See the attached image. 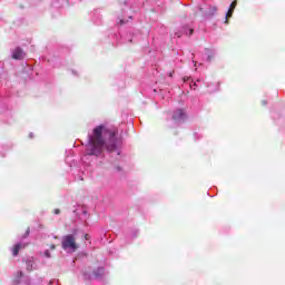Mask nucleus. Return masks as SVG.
<instances>
[{"mask_svg":"<svg viewBox=\"0 0 285 285\" xmlns=\"http://www.w3.org/2000/svg\"><path fill=\"white\" fill-rule=\"evenodd\" d=\"M107 132L109 135V140L112 142L111 145L107 146V149L110 153H112V150H115L117 148V145H115V137H117V135H119V130L118 129H108Z\"/></svg>","mask_w":285,"mask_h":285,"instance_id":"7ed1b4c3","label":"nucleus"},{"mask_svg":"<svg viewBox=\"0 0 285 285\" xmlns=\"http://www.w3.org/2000/svg\"><path fill=\"white\" fill-rule=\"evenodd\" d=\"M235 8H237V0H234L230 6H229V9L226 13V17H225V23H228V19H230V17H233V12H235Z\"/></svg>","mask_w":285,"mask_h":285,"instance_id":"39448f33","label":"nucleus"},{"mask_svg":"<svg viewBox=\"0 0 285 285\" xmlns=\"http://www.w3.org/2000/svg\"><path fill=\"white\" fill-rule=\"evenodd\" d=\"M26 58V52H23V49L17 47L12 52V59L21 60Z\"/></svg>","mask_w":285,"mask_h":285,"instance_id":"20e7f679","label":"nucleus"},{"mask_svg":"<svg viewBox=\"0 0 285 285\" xmlns=\"http://www.w3.org/2000/svg\"><path fill=\"white\" fill-rule=\"evenodd\" d=\"M104 130H106L104 125H100L92 130V134L89 136V141L87 144V155H95L96 157L101 155L104 146H106V140L104 139Z\"/></svg>","mask_w":285,"mask_h":285,"instance_id":"f257e3e1","label":"nucleus"},{"mask_svg":"<svg viewBox=\"0 0 285 285\" xmlns=\"http://www.w3.org/2000/svg\"><path fill=\"white\" fill-rule=\"evenodd\" d=\"M28 235H30V228H27L24 237H28Z\"/></svg>","mask_w":285,"mask_h":285,"instance_id":"9b49d317","label":"nucleus"},{"mask_svg":"<svg viewBox=\"0 0 285 285\" xmlns=\"http://www.w3.org/2000/svg\"><path fill=\"white\" fill-rule=\"evenodd\" d=\"M95 275L96 277H101V275H104V268L102 267L98 268L97 272H95Z\"/></svg>","mask_w":285,"mask_h":285,"instance_id":"6e6552de","label":"nucleus"},{"mask_svg":"<svg viewBox=\"0 0 285 285\" xmlns=\"http://www.w3.org/2000/svg\"><path fill=\"white\" fill-rule=\"evenodd\" d=\"M85 239H87V242H88V239H90V235L86 234Z\"/></svg>","mask_w":285,"mask_h":285,"instance_id":"4468645a","label":"nucleus"},{"mask_svg":"<svg viewBox=\"0 0 285 285\" xmlns=\"http://www.w3.org/2000/svg\"><path fill=\"white\" fill-rule=\"evenodd\" d=\"M17 275H18L19 279H21V277H23V272H18Z\"/></svg>","mask_w":285,"mask_h":285,"instance_id":"1a4fd4ad","label":"nucleus"},{"mask_svg":"<svg viewBox=\"0 0 285 285\" xmlns=\"http://www.w3.org/2000/svg\"><path fill=\"white\" fill-rule=\"evenodd\" d=\"M188 31H189V35H193V32H195V29L189 28Z\"/></svg>","mask_w":285,"mask_h":285,"instance_id":"f8f14e48","label":"nucleus"},{"mask_svg":"<svg viewBox=\"0 0 285 285\" xmlns=\"http://www.w3.org/2000/svg\"><path fill=\"white\" fill-rule=\"evenodd\" d=\"M60 213H61L60 209H55V210H53V215H59Z\"/></svg>","mask_w":285,"mask_h":285,"instance_id":"9d476101","label":"nucleus"},{"mask_svg":"<svg viewBox=\"0 0 285 285\" xmlns=\"http://www.w3.org/2000/svg\"><path fill=\"white\" fill-rule=\"evenodd\" d=\"M186 115L184 114V110L178 109L174 112L173 119L174 121H184Z\"/></svg>","mask_w":285,"mask_h":285,"instance_id":"423d86ee","label":"nucleus"},{"mask_svg":"<svg viewBox=\"0 0 285 285\" xmlns=\"http://www.w3.org/2000/svg\"><path fill=\"white\" fill-rule=\"evenodd\" d=\"M185 35H188V28H185Z\"/></svg>","mask_w":285,"mask_h":285,"instance_id":"f3484780","label":"nucleus"},{"mask_svg":"<svg viewBox=\"0 0 285 285\" xmlns=\"http://www.w3.org/2000/svg\"><path fill=\"white\" fill-rule=\"evenodd\" d=\"M21 248H26V246L21 245V244H16L12 248V255L13 257H17V255H19V252L21 250Z\"/></svg>","mask_w":285,"mask_h":285,"instance_id":"0eeeda50","label":"nucleus"},{"mask_svg":"<svg viewBox=\"0 0 285 285\" xmlns=\"http://www.w3.org/2000/svg\"><path fill=\"white\" fill-rule=\"evenodd\" d=\"M124 23H126V21H124L122 19L119 21L120 26H124Z\"/></svg>","mask_w":285,"mask_h":285,"instance_id":"2eb2a0df","label":"nucleus"},{"mask_svg":"<svg viewBox=\"0 0 285 285\" xmlns=\"http://www.w3.org/2000/svg\"><path fill=\"white\" fill-rule=\"evenodd\" d=\"M56 246L55 245H50V249L55 250Z\"/></svg>","mask_w":285,"mask_h":285,"instance_id":"dca6fc26","label":"nucleus"},{"mask_svg":"<svg viewBox=\"0 0 285 285\" xmlns=\"http://www.w3.org/2000/svg\"><path fill=\"white\" fill-rule=\"evenodd\" d=\"M62 248L63 250H71L75 253L79 249V244H77V238L72 234H68L62 238Z\"/></svg>","mask_w":285,"mask_h":285,"instance_id":"f03ea898","label":"nucleus"},{"mask_svg":"<svg viewBox=\"0 0 285 285\" xmlns=\"http://www.w3.org/2000/svg\"><path fill=\"white\" fill-rule=\"evenodd\" d=\"M45 256L50 257V252H49V250H46V252H45Z\"/></svg>","mask_w":285,"mask_h":285,"instance_id":"ddd939ff","label":"nucleus"}]
</instances>
